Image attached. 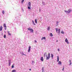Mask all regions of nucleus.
Segmentation results:
<instances>
[{
    "instance_id": "40",
    "label": "nucleus",
    "mask_w": 72,
    "mask_h": 72,
    "mask_svg": "<svg viewBox=\"0 0 72 72\" xmlns=\"http://www.w3.org/2000/svg\"><path fill=\"white\" fill-rule=\"evenodd\" d=\"M23 55H25V54H23Z\"/></svg>"
},
{
    "instance_id": "28",
    "label": "nucleus",
    "mask_w": 72,
    "mask_h": 72,
    "mask_svg": "<svg viewBox=\"0 0 72 72\" xmlns=\"http://www.w3.org/2000/svg\"><path fill=\"white\" fill-rule=\"evenodd\" d=\"M14 68V64H13V65L12 66V68Z\"/></svg>"
},
{
    "instance_id": "14",
    "label": "nucleus",
    "mask_w": 72,
    "mask_h": 72,
    "mask_svg": "<svg viewBox=\"0 0 72 72\" xmlns=\"http://www.w3.org/2000/svg\"><path fill=\"white\" fill-rule=\"evenodd\" d=\"M58 64H60L62 65V62L60 61H59L58 62Z\"/></svg>"
},
{
    "instance_id": "2",
    "label": "nucleus",
    "mask_w": 72,
    "mask_h": 72,
    "mask_svg": "<svg viewBox=\"0 0 72 72\" xmlns=\"http://www.w3.org/2000/svg\"><path fill=\"white\" fill-rule=\"evenodd\" d=\"M31 2H29L28 3V9H31Z\"/></svg>"
},
{
    "instance_id": "12",
    "label": "nucleus",
    "mask_w": 72,
    "mask_h": 72,
    "mask_svg": "<svg viewBox=\"0 0 72 72\" xmlns=\"http://www.w3.org/2000/svg\"><path fill=\"white\" fill-rule=\"evenodd\" d=\"M11 62V60H9V66H10V64H11V62Z\"/></svg>"
},
{
    "instance_id": "15",
    "label": "nucleus",
    "mask_w": 72,
    "mask_h": 72,
    "mask_svg": "<svg viewBox=\"0 0 72 72\" xmlns=\"http://www.w3.org/2000/svg\"><path fill=\"white\" fill-rule=\"evenodd\" d=\"M59 23V22L58 21H57L56 22V26H58V24Z\"/></svg>"
},
{
    "instance_id": "26",
    "label": "nucleus",
    "mask_w": 72,
    "mask_h": 72,
    "mask_svg": "<svg viewBox=\"0 0 72 72\" xmlns=\"http://www.w3.org/2000/svg\"><path fill=\"white\" fill-rule=\"evenodd\" d=\"M47 30H48V31H49L50 30V27H48Z\"/></svg>"
},
{
    "instance_id": "31",
    "label": "nucleus",
    "mask_w": 72,
    "mask_h": 72,
    "mask_svg": "<svg viewBox=\"0 0 72 72\" xmlns=\"http://www.w3.org/2000/svg\"><path fill=\"white\" fill-rule=\"evenodd\" d=\"M58 51H60L59 48L58 49Z\"/></svg>"
},
{
    "instance_id": "4",
    "label": "nucleus",
    "mask_w": 72,
    "mask_h": 72,
    "mask_svg": "<svg viewBox=\"0 0 72 72\" xmlns=\"http://www.w3.org/2000/svg\"><path fill=\"white\" fill-rule=\"evenodd\" d=\"M28 30L29 31H31V32L33 33V30L32 29H31L30 28H28Z\"/></svg>"
},
{
    "instance_id": "23",
    "label": "nucleus",
    "mask_w": 72,
    "mask_h": 72,
    "mask_svg": "<svg viewBox=\"0 0 72 72\" xmlns=\"http://www.w3.org/2000/svg\"><path fill=\"white\" fill-rule=\"evenodd\" d=\"M24 0H22V1H21V3L22 4H23V2H24Z\"/></svg>"
},
{
    "instance_id": "38",
    "label": "nucleus",
    "mask_w": 72,
    "mask_h": 72,
    "mask_svg": "<svg viewBox=\"0 0 72 72\" xmlns=\"http://www.w3.org/2000/svg\"><path fill=\"white\" fill-rule=\"evenodd\" d=\"M45 54H44V55L45 56Z\"/></svg>"
},
{
    "instance_id": "27",
    "label": "nucleus",
    "mask_w": 72,
    "mask_h": 72,
    "mask_svg": "<svg viewBox=\"0 0 72 72\" xmlns=\"http://www.w3.org/2000/svg\"><path fill=\"white\" fill-rule=\"evenodd\" d=\"M5 12H4V11H2V13L3 14H4Z\"/></svg>"
},
{
    "instance_id": "29",
    "label": "nucleus",
    "mask_w": 72,
    "mask_h": 72,
    "mask_svg": "<svg viewBox=\"0 0 72 72\" xmlns=\"http://www.w3.org/2000/svg\"><path fill=\"white\" fill-rule=\"evenodd\" d=\"M4 38H6V35H4Z\"/></svg>"
},
{
    "instance_id": "36",
    "label": "nucleus",
    "mask_w": 72,
    "mask_h": 72,
    "mask_svg": "<svg viewBox=\"0 0 72 72\" xmlns=\"http://www.w3.org/2000/svg\"><path fill=\"white\" fill-rule=\"evenodd\" d=\"M31 69H30V71H31Z\"/></svg>"
},
{
    "instance_id": "39",
    "label": "nucleus",
    "mask_w": 72,
    "mask_h": 72,
    "mask_svg": "<svg viewBox=\"0 0 72 72\" xmlns=\"http://www.w3.org/2000/svg\"><path fill=\"white\" fill-rule=\"evenodd\" d=\"M58 40H57L56 42H58Z\"/></svg>"
},
{
    "instance_id": "35",
    "label": "nucleus",
    "mask_w": 72,
    "mask_h": 72,
    "mask_svg": "<svg viewBox=\"0 0 72 72\" xmlns=\"http://www.w3.org/2000/svg\"><path fill=\"white\" fill-rule=\"evenodd\" d=\"M69 62H71V60H69Z\"/></svg>"
},
{
    "instance_id": "5",
    "label": "nucleus",
    "mask_w": 72,
    "mask_h": 72,
    "mask_svg": "<svg viewBox=\"0 0 72 72\" xmlns=\"http://www.w3.org/2000/svg\"><path fill=\"white\" fill-rule=\"evenodd\" d=\"M3 27H4V30H6V24H3Z\"/></svg>"
},
{
    "instance_id": "25",
    "label": "nucleus",
    "mask_w": 72,
    "mask_h": 72,
    "mask_svg": "<svg viewBox=\"0 0 72 72\" xmlns=\"http://www.w3.org/2000/svg\"><path fill=\"white\" fill-rule=\"evenodd\" d=\"M64 66H63V69H62V71H64Z\"/></svg>"
},
{
    "instance_id": "19",
    "label": "nucleus",
    "mask_w": 72,
    "mask_h": 72,
    "mask_svg": "<svg viewBox=\"0 0 72 72\" xmlns=\"http://www.w3.org/2000/svg\"><path fill=\"white\" fill-rule=\"evenodd\" d=\"M59 62V56H57V62Z\"/></svg>"
},
{
    "instance_id": "3",
    "label": "nucleus",
    "mask_w": 72,
    "mask_h": 72,
    "mask_svg": "<svg viewBox=\"0 0 72 72\" xmlns=\"http://www.w3.org/2000/svg\"><path fill=\"white\" fill-rule=\"evenodd\" d=\"M47 57L46 58V60H48V59H49L50 58V53H48V55H46Z\"/></svg>"
},
{
    "instance_id": "37",
    "label": "nucleus",
    "mask_w": 72,
    "mask_h": 72,
    "mask_svg": "<svg viewBox=\"0 0 72 72\" xmlns=\"http://www.w3.org/2000/svg\"><path fill=\"white\" fill-rule=\"evenodd\" d=\"M34 62V61H32V63H33Z\"/></svg>"
},
{
    "instance_id": "6",
    "label": "nucleus",
    "mask_w": 72,
    "mask_h": 72,
    "mask_svg": "<svg viewBox=\"0 0 72 72\" xmlns=\"http://www.w3.org/2000/svg\"><path fill=\"white\" fill-rule=\"evenodd\" d=\"M65 41L66 42H67L68 44H69V42H68V39H67V38H66Z\"/></svg>"
},
{
    "instance_id": "11",
    "label": "nucleus",
    "mask_w": 72,
    "mask_h": 72,
    "mask_svg": "<svg viewBox=\"0 0 72 72\" xmlns=\"http://www.w3.org/2000/svg\"><path fill=\"white\" fill-rule=\"evenodd\" d=\"M46 40V37H42V38L41 39V40Z\"/></svg>"
},
{
    "instance_id": "18",
    "label": "nucleus",
    "mask_w": 72,
    "mask_h": 72,
    "mask_svg": "<svg viewBox=\"0 0 72 72\" xmlns=\"http://www.w3.org/2000/svg\"><path fill=\"white\" fill-rule=\"evenodd\" d=\"M50 36H53V35L52 33H51L50 34Z\"/></svg>"
},
{
    "instance_id": "1",
    "label": "nucleus",
    "mask_w": 72,
    "mask_h": 72,
    "mask_svg": "<svg viewBox=\"0 0 72 72\" xmlns=\"http://www.w3.org/2000/svg\"><path fill=\"white\" fill-rule=\"evenodd\" d=\"M55 30L56 31V32L59 34L60 33V29H59L58 30L57 28H55Z\"/></svg>"
},
{
    "instance_id": "16",
    "label": "nucleus",
    "mask_w": 72,
    "mask_h": 72,
    "mask_svg": "<svg viewBox=\"0 0 72 72\" xmlns=\"http://www.w3.org/2000/svg\"><path fill=\"white\" fill-rule=\"evenodd\" d=\"M51 58H52V59H53V57L54 56V55H53V54H51Z\"/></svg>"
},
{
    "instance_id": "21",
    "label": "nucleus",
    "mask_w": 72,
    "mask_h": 72,
    "mask_svg": "<svg viewBox=\"0 0 72 72\" xmlns=\"http://www.w3.org/2000/svg\"><path fill=\"white\" fill-rule=\"evenodd\" d=\"M64 12H65L66 13H69L68 11H66V10H65Z\"/></svg>"
},
{
    "instance_id": "20",
    "label": "nucleus",
    "mask_w": 72,
    "mask_h": 72,
    "mask_svg": "<svg viewBox=\"0 0 72 72\" xmlns=\"http://www.w3.org/2000/svg\"><path fill=\"white\" fill-rule=\"evenodd\" d=\"M35 23H37V20L36 19L35 20Z\"/></svg>"
},
{
    "instance_id": "22",
    "label": "nucleus",
    "mask_w": 72,
    "mask_h": 72,
    "mask_svg": "<svg viewBox=\"0 0 72 72\" xmlns=\"http://www.w3.org/2000/svg\"><path fill=\"white\" fill-rule=\"evenodd\" d=\"M32 22L33 23V24L34 25H36L35 24V22H34V21H33L32 20Z\"/></svg>"
},
{
    "instance_id": "34",
    "label": "nucleus",
    "mask_w": 72,
    "mask_h": 72,
    "mask_svg": "<svg viewBox=\"0 0 72 72\" xmlns=\"http://www.w3.org/2000/svg\"><path fill=\"white\" fill-rule=\"evenodd\" d=\"M42 72H44V70H42Z\"/></svg>"
},
{
    "instance_id": "30",
    "label": "nucleus",
    "mask_w": 72,
    "mask_h": 72,
    "mask_svg": "<svg viewBox=\"0 0 72 72\" xmlns=\"http://www.w3.org/2000/svg\"><path fill=\"white\" fill-rule=\"evenodd\" d=\"M44 67H43L42 68V70H44Z\"/></svg>"
},
{
    "instance_id": "17",
    "label": "nucleus",
    "mask_w": 72,
    "mask_h": 72,
    "mask_svg": "<svg viewBox=\"0 0 72 72\" xmlns=\"http://www.w3.org/2000/svg\"><path fill=\"white\" fill-rule=\"evenodd\" d=\"M12 72H16V70H13L12 71Z\"/></svg>"
},
{
    "instance_id": "24",
    "label": "nucleus",
    "mask_w": 72,
    "mask_h": 72,
    "mask_svg": "<svg viewBox=\"0 0 72 72\" xmlns=\"http://www.w3.org/2000/svg\"><path fill=\"white\" fill-rule=\"evenodd\" d=\"M61 33H62V34H64V32H63L62 31L61 32Z\"/></svg>"
},
{
    "instance_id": "32",
    "label": "nucleus",
    "mask_w": 72,
    "mask_h": 72,
    "mask_svg": "<svg viewBox=\"0 0 72 72\" xmlns=\"http://www.w3.org/2000/svg\"><path fill=\"white\" fill-rule=\"evenodd\" d=\"M35 42H37V41H36V40H35Z\"/></svg>"
},
{
    "instance_id": "8",
    "label": "nucleus",
    "mask_w": 72,
    "mask_h": 72,
    "mask_svg": "<svg viewBox=\"0 0 72 72\" xmlns=\"http://www.w3.org/2000/svg\"><path fill=\"white\" fill-rule=\"evenodd\" d=\"M40 60H41V61H42V62H43V61H44V58H43V57H41Z\"/></svg>"
},
{
    "instance_id": "10",
    "label": "nucleus",
    "mask_w": 72,
    "mask_h": 72,
    "mask_svg": "<svg viewBox=\"0 0 72 72\" xmlns=\"http://www.w3.org/2000/svg\"><path fill=\"white\" fill-rule=\"evenodd\" d=\"M2 30H3V27L2 26H1L0 27V31H2Z\"/></svg>"
},
{
    "instance_id": "33",
    "label": "nucleus",
    "mask_w": 72,
    "mask_h": 72,
    "mask_svg": "<svg viewBox=\"0 0 72 72\" xmlns=\"http://www.w3.org/2000/svg\"><path fill=\"white\" fill-rule=\"evenodd\" d=\"M70 65H71L72 63H71V62H70Z\"/></svg>"
},
{
    "instance_id": "9",
    "label": "nucleus",
    "mask_w": 72,
    "mask_h": 72,
    "mask_svg": "<svg viewBox=\"0 0 72 72\" xmlns=\"http://www.w3.org/2000/svg\"><path fill=\"white\" fill-rule=\"evenodd\" d=\"M31 46L29 47V49L28 50V52H30V50L31 49Z\"/></svg>"
},
{
    "instance_id": "7",
    "label": "nucleus",
    "mask_w": 72,
    "mask_h": 72,
    "mask_svg": "<svg viewBox=\"0 0 72 72\" xmlns=\"http://www.w3.org/2000/svg\"><path fill=\"white\" fill-rule=\"evenodd\" d=\"M7 33L9 36H11V33H10L9 31H7Z\"/></svg>"
},
{
    "instance_id": "13",
    "label": "nucleus",
    "mask_w": 72,
    "mask_h": 72,
    "mask_svg": "<svg viewBox=\"0 0 72 72\" xmlns=\"http://www.w3.org/2000/svg\"><path fill=\"white\" fill-rule=\"evenodd\" d=\"M71 11H72V10H71L70 9H69L68 10V13H70Z\"/></svg>"
}]
</instances>
